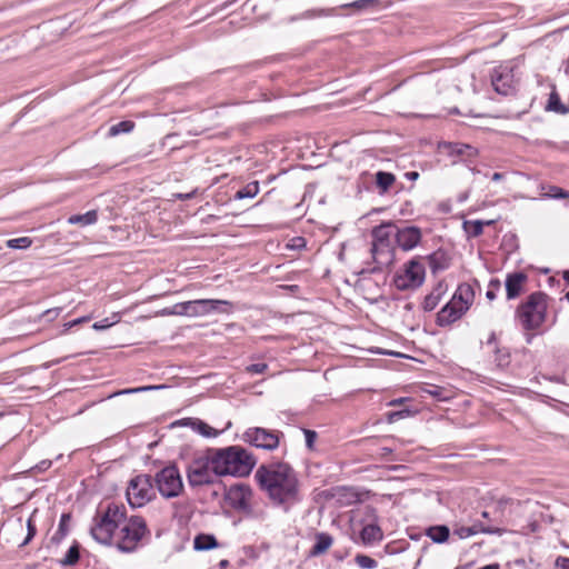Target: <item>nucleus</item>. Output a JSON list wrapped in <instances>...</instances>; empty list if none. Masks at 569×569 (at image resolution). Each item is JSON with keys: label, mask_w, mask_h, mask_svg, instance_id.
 <instances>
[{"label": "nucleus", "mask_w": 569, "mask_h": 569, "mask_svg": "<svg viewBox=\"0 0 569 569\" xmlns=\"http://www.w3.org/2000/svg\"><path fill=\"white\" fill-rule=\"evenodd\" d=\"M254 479L274 505L292 503L298 500L299 480L293 468L282 461L262 463Z\"/></svg>", "instance_id": "obj_1"}, {"label": "nucleus", "mask_w": 569, "mask_h": 569, "mask_svg": "<svg viewBox=\"0 0 569 569\" xmlns=\"http://www.w3.org/2000/svg\"><path fill=\"white\" fill-rule=\"evenodd\" d=\"M210 458L220 477H248L257 465L254 455L241 446L210 448Z\"/></svg>", "instance_id": "obj_2"}, {"label": "nucleus", "mask_w": 569, "mask_h": 569, "mask_svg": "<svg viewBox=\"0 0 569 569\" xmlns=\"http://www.w3.org/2000/svg\"><path fill=\"white\" fill-rule=\"evenodd\" d=\"M126 513L123 505L108 503L104 510L94 516L90 528L91 537L100 545L112 546L116 530L126 521Z\"/></svg>", "instance_id": "obj_3"}, {"label": "nucleus", "mask_w": 569, "mask_h": 569, "mask_svg": "<svg viewBox=\"0 0 569 569\" xmlns=\"http://www.w3.org/2000/svg\"><path fill=\"white\" fill-rule=\"evenodd\" d=\"M150 538V530L141 516H132L121 525L114 542L116 548L123 553L138 550L144 540Z\"/></svg>", "instance_id": "obj_4"}, {"label": "nucleus", "mask_w": 569, "mask_h": 569, "mask_svg": "<svg viewBox=\"0 0 569 569\" xmlns=\"http://www.w3.org/2000/svg\"><path fill=\"white\" fill-rule=\"evenodd\" d=\"M396 226L392 222H383L371 231V256L379 269L393 261V238Z\"/></svg>", "instance_id": "obj_5"}, {"label": "nucleus", "mask_w": 569, "mask_h": 569, "mask_svg": "<svg viewBox=\"0 0 569 569\" xmlns=\"http://www.w3.org/2000/svg\"><path fill=\"white\" fill-rule=\"evenodd\" d=\"M549 297L541 292L531 293L526 302L519 306L517 316L523 329H538L546 320Z\"/></svg>", "instance_id": "obj_6"}, {"label": "nucleus", "mask_w": 569, "mask_h": 569, "mask_svg": "<svg viewBox=\"0 0 569 569\" xmlns=\"http://www.w3.org/2000/svg\"><path fill=\"white\" fill-rule=\"evenodd\" d=\"M220 477L211 462L210 449L207 450L206 456L193 459L187 469V479L191 487H201L211 485L216 478Z\"/></svg>", "instance_id": "obj_7"}, {"label": "nucleus", "mask_w": 569, "mask_h": 569, "mask_svg": "<svg viewBox=\"0 0 569 569\" xmlns=\"http://www.w3.org/2000/svg\"><path fill=\"white\" fill-rule=\"evenodd\" d=\"M152 480L159 493L166 499L178 497L183 490L181 475L174 465L159 470Z\"/></svg>", "instance_id": "obj_8"}, {"label": "nucleus", "mask_w": 569, "mask_h": 569, "mask_svg": "<svg viewBox=\"0 0 569 569\" xmlns=\"http://www.w3.org/2000/svg\"><path fill=\"white\" fill-rule=\"evenodd\" d=\"M425 277L426 270L423 263L418 258H413L405 263L403 268L397 272L393 278V283L398 290H413L423 283Z\"/></svg>", "instance_id": "obj_9"}, {"label": "nucleus", "mask_w": 569, "mask_h": 569, "mask_svg": "<svg viewBox=\"0 0 569 569\" xmlns=\"http://www.w3.org/2000/svg\"><path fill=\"white\" fill-rule=\"evenodd\" d=\"M153 495V480L149 475H139L132 478L127 488L128 502L133 508L144 506Z\"/></svg>", "instance_id": "obj_10"}, {"label": "nucleus", "mask_w": 569, "mask_h": 569, "mask_svg": "<svg viewBox=\"0 0 569 569\" xmlns=\"http://www.w3.org/2000/svg\"><path fill=\"white\" fill-rule=\"evenodd\" d=\"M283 433L278 430L266 429L261 427L248 428L242 433V440L250 446L259 449L272 451L279 447L280 438Z\"/></svg>", "instance_id": "obj_11"}, {"label": "nucleus", "mask_w": 569, "mask_h": 569, "mask_svg": "<svg viewBox=\"0 0 569 569\" xmlns=\"http://www.w3.org/2000/svg\"><path fill=\"white\" fill-rule=\"evenodd\" d=\"M253 492L249 485L246 483H237L230 486L226 493L224 499L227 503L234 510L243 512V513H251L252 512V506H251V499H252Z\"/></svg>", "instance_id": "obj_12"}, {"label": "nucleus", "mask_w": 569, "mask_h": 569, "mask_svg": "<svg viewBox=\"0 0 569 569\" xmlns=\"http://www.w3.org/2000/svg\"><path fill=\"white\" fill-rule=\"evenodd\" d=\"M189 317H203L213 312L229 313L231 303L219 299L190 300Z\"/></svg>", "instance_id": "obj_13"}, {"label": "nucleus", "mask_w": 569, "mask_h": 569, "mask_svg": "<svg viewBox=\"0 0 569 569\" xmlns=\"http://www.w3.org/2000/svg\"><path fill=\"white\" fill-rule=\"evenodd\" d=\"M491 83L495 91L500 94L508 96L512 93L516 83L512 69L506 66L495 68L491 74Z\"/></svg>", "instance_id": "obj_14"}, {"label": "nucleus", "mask_w": 569, "mask_h": 569, "mask_svg": "<svg viewBox=\"0 0 569 569\" xmlns=\"http://www.w3.org/2000/svg\"><path fill=\"white\" fill-rule=\"evenodd\" d=\"M439 148L446 152L449 157L458 158L465 162H471L478 157V149L471 144L462 142H441Z\"/></svg>", "instance_id": "obj_15"}, {"label": "nucleus", "mask_w": 569, "mask_h": 569, "mask_svg": "<svg viewBox=\"0 0 569 569\" xmlns=\"http://www.w3.org/2000/svg\"><path fill=\"white\" fill-rule=\"evenodd\" d=\"M422 237L421 230L418 227L410 226L401 229H397L395 232V239L398 246L403 251L412 250L418 246Z\"/></svg>", "instance_id": "obj_16"}, {"label": "nucleus", "mask_w": 569, "mask_h": 569, "mask_svg": "<svg viewBox=\"0 0 569 569\" xmlns=\"http://www.w3.org/2000/svg\"><path fill=\"white\" fill-rule=\"evenodd\" d=\"M468 310L462 308L452 299L441 308L437 315V325L440 327L449 326L459 320Z\"/></svg>", "instance_id": "obj_17"}, {"label": "nucleus", "mask_w": 569, "mask_h": 569, "mask_svg": "<svg viewBox=\"0 0 569 569\" xmlns=\"http://www.w3.org/2000/svg\"><path fill=\"white\" fill-rule=\"evenodd\" d=\"M527 280L528 276L521 271L508 273L505 281L507 299L518 298L523 291Z\"/></svg>", "instance_id": "obj_18"}, {"label": "nucleus", "mask_w": 569, "mask_h": 569, "mask_svg": "<svg viewBox=\"0 0 569 569\" xmlns=\"http://www.w3.org/2000/svg\"><path fill=\"white\" fill-rule=\"evenodd\" d=\"M473 298L475 291L472 286L469 283H461L458 286L451 299L468 310L473 302Z\"/></svg>", "instance_id": "obj_19"}, {"label": "nucleus", "mask_w": 569, "mask_h": 569, "mask_svg": "<svg viewBox=\"0 0 569 569\" xmlns=\"http://www.w3.org/2000/svg\"><path fill=\"white\" fill-rule=\"evenodd\" d=\"M382 538H383L382 530L376 523L367 525L361 529L360 539H361L362 543L366 546L372 545L375 542H379L382 540Z\"/></svg>", "instance_id": "obj_20"}, {"label": "nucleus", "mask_w": 569, "mask_h": 569, "mask_svg": "<svg viewBox=\"0 0 569 569\" xmlns=\"http://www.w3.org/2000/svg\"><path fill=\"white\" fill-rule=\"evenodd\" d=\"M446 292V287L442 283H438L433 290L426 296L422 308L425 311H432L440 302L442 296Z\"/></svg>", "instance_id": "obj_21"}, {"label": "nucleus", "mask_w": 569, "mask_h": 569, "mask_svg": "<svg viewBox=\"0 0 569 569\" xmlns=\"http://www.w3.org/2000/svg\"><path fill=\"white\" fill-rule=\"evenodd\" d=\"M218 547V541L213 535L199 533L193 539V548L197 551H208Z\"/></svg>", "instance_id": "obj_22"}, {"label": "nucleus", "mask_w": 569, "mask_h": 569, "mask_svg": "<svg viewBox=\"0 0 569 569\" xmlns=\"http://www.w3.org/2000/svg\"><path fill=\"white\" fill-rule=\"evenodd\" d=\"M332 545V538L328 533H318L316 537V543L313 545L310 553L312 556H319L325 553Z\"/></svg>", "instance_id": "obj_23"}, {"label": "nucleus", "mask_w": 569, "mask_h": 569, "mask_svg": "<svg viewBox=\"0 0 569 569\" xmlns=\"http://www.w3.org/2000/svg\"><path fill=\"white\" fill-rule=\"evenodd\" d=\"M98 220L97 210H90L83 214H73L68 218L70 224L90 226L96 223Z\"/></svg>", "instance_id": "obj_24"}, {"label": "nucleus", "mask_w": 569, "mask_h": 569, "mask_svg": "<svg viewBox=\"0 0 569 569\" xmlns=\"http://www.w3.org/2000/svg\"><path fill=\"white\" fill-rule=\"evenodd\" d=\"M450 530L447 526H433L427 530V536L436 543H443L448 540Z\"/></svg>", "instance_id": "obj_25"}, {"label": "nucleus", "mask_w": 569, "mask_h": 569, "mask_svg": "<svg viewBox=\"0 0 569 569\" xmlns=\"http://www.w3.org/2000/svg\"><path fill=\"white\" fill-rule=\"evenodd\" d=\"M546 109L558 114H566L569 112V108L561 102L560 97L556 90L550 92Z\"/></svg>", "instance_id": "obj_26"}, {"label": "nucleus", "mask_w": 569, "mask_h": 569, "mask_svg": "<svg viewBox=\"0 0 569 569\" xmlns=\"http://www.w3.org/2000/svg\"><path fill=\"white\" fill-rule=\"evenodd\" d=\"M479 532L491 533L493 531L489 528H485L481 525H473L470 527H460V528L456 529L453 533L457 535L460 539H465V538L475 536Z\"/></svg>", "instance_id": "obj_27"}, {"label": "nucleus", "mask_w": 569, "mask_h": 569, "mask_svg": "<svg viewBox=\"0 0 569 569\" xmlns=\"http://www.w3.org/2000/svg\"><path fill=\"white\" fill-rule=\"evenodd\" d=\"M136 124L131 120H123L109 128L108 136L116 137L121 133H130L134 129Z\"/></svg>", "instance_id": "obj_28"}, {"label": "nucleus", "mask_w": 569, "mask_h": 569, "mask_svg": "<svg viewBox=\"0 0 569 569\" xmlns=\"http://www.w3.org/2000/svg\"><path fill=\"white\" fill-rule=\"evenodd\" d=\"M80 551L78 543L72 545L66 556L59 561L62 567H71L78 563Z\"/></svg>", "instance_id": "obj_29"}, {"label": "nucleus", "mask_w": 569, "mask_h": 569, "mask_svg": "<svg viewBox=\"0 0 569 569\" xmlns=\"http://www.w3.org/2000/svg\"><path fill=\"white\" fill-rule=\"evenodd\" d=\"M258 192H259V182L251 181L236 192L234 199L241 200V199H246V198H253L258 194Z\"/></svg>", "instance_id": "obj_30"}, {"label": "nucleus", "mask_w": 569, "mask_h": 569, "mask_svg": "<svg viewBox=\"0 0 569 569\" xmlns=\"http://www.w3.org/2000/svg\"><path fill=\"white\" fill-rule=\"evenodd\" d=\"M485 222L482 220H470L463 222V229L469 237H479L483 232Z\"/></svg>", "instance_id": "obj_31"}, {"label": "nucleus", "mask_w": 569, "mask_h": 569, "mask_svg": "<svg viewBox=\"0 0 569 569\" xmlns=\"http://www.w3.org/2000/svg\"><path fill=\"white\" fill-rule=\"evenodd\" d=\"M396 178L392 173L378 171L376 173V183L383 191L388 190L395 182Z\"/></svg>", "instance_id": "obj_32"}, {"label": "nucleus", "mask_w": 569, "mask_h": 569, "mask_svg": "<svg viewBox=\"0 0 569 569\" xmlns=\"http://www.w3.org/2000/svg\"><path fill=\"white\" fill-rule=\"evenodd\" d=\"M190 301L179 302L173 305L171 308H166L162 310L163 315L168 316H187L189 317V308Z\"/></svg>", "instance_id": "obj_33"}, {"label": "nucleus", "mask_w": 569, "mask_h": 569, "mask_svg": "<svg viewBox=\"0 0 569 569\" xmlns=\"http://www.w3.org/2000/svg\"><path fill=\"white\" fill-rule=\"evenodd\" d=\"M379 3V0H356L350 3H345L341 8H353L356 10H369L376 8Z\"/></svg>", "instance_id": "obj_34"}, {"label": "nucleus", "mask_w": 569, "mask_h": 569, "mask_svg": "<svg viewBox=\"0 0 569 569\" xmlns=\"http://www.w3.org/2000/svg\"><path fill=\"white\" fill-rule=\"evenodd\" d=\"M429 264H430L432 272H436L438 270H443L448 266L445 262V254L441 252H435L431 256H429Z\"/></svg>", "instance_id": "obj_35"}, {"label": "nucleus", "mask_w": 569, "mask_h": 569, "mask_svg": "<svg viewBox=\"0 0 569 569\" xmlns=\"http://www.w3.org/2000/svg\"><path fill=\"white\" fill-rule=\"evenodd\" d=\"M6 244L10 249H27L32 244V239L29 237L9 239Z\"/></svg>", "instance_id": "obj_36"}, {"label": "nucleus", "mask_w": 569, "mask_h": 569, "mask_svg": "<svg viewBox=\"0 0 569 569\" xmlns=\"http://www.w3.org/2000/svg\"><path fill=\"white\" fill-rule=\"evenodd\" d=\"M355 561L362 569H375L378 566V562L373 558L362 553L357 555Z\"/></svg>", "instance_id": "obj_37"}, {"label": "nucleus", "mask_w": 569, "mask_h": 569, "mask_svg": "<svg viewBox=\"0 0 569 569\" xmlns=\"http://www.w3.org/2000/svg\"><path fill=\"white\" fill-rule=\"evenodd\" d=\"M336 9H312L308 10L302 13V18L306 19H312V18H320V17H330L335 14Z\"/></svg>", "instance_id": "obj_38"}, {"label": "nucleus", "mask_w": 569, "mask_h": 569, "mask_svg": "<svg viewBox=\"0 0 569 569\" xmlns=\"http://www.w3.org/2000/svg\"><path fill=\"white\" fill-rule=\"evenodd\" d=\"M71 520V516L69 513H62L60 521H59V528L56 532L53 539H62L68 533V523Z\"/></svg>", "instance_id": "obj_39"}, {"label": "nucleus", "mask_w": 569, "mask_h": 569, "mask_svg": "<svg viewBox=\"0 0 569 569\" xmlns=\"http://www.w3.org/2000/svg\"><path fill=\"white\" fill-rule=\"evenodd\" d=\"M509 351L506 348H499L498 351L493 353V361L498 367H505L509 363Z\"/></svg>", "instance_id": "obj_40"}, {"label": "nucleus", "mask_w": 569, "mask_h": 569, "mask_svg": "<svg viewBox=\"0 0 569 569\" xmlns=\"http://www.w3.org/2000/svg\"><path fill=\"white\" fill-rule=\"evenodd\" d=\"M482 348H483L485 352H487V353L493 355L496 351H498V349L500 347L497 341V336L495 332H491L489 335L488 339L483 342Z\"/></svg>", "instance_id": "obj_41"}, {"label": "nucleus", "mask_w": 569, "mask_h": 569, "mask_svg": "<svg viewBox=\"0 0 569 569\" xmlns=\"http://www.w3.org/2000/svg\"><path fill=\"white\" fill-rule=\"evenodd\" d=\"M37 533V528H36V523L33 521V515L28 519L27 521V537L24 538V540L22 541V543L20 545V547H24L27 546L32 539L33 537L36 536Z\"/></svg>", "instance_id": "obj_42"}, {"label": "nucleus", "mask_w": 569, "mask_h": 569, "mask_svg": "<svg viewBox=\"0 0 569 569\" xmlns=\"http://www.w3.org/2000/svg\"><path fill=\"white\" fill-rule=\"evenodd\" d=\"M501 288V282L498 279H491L488 286L486 297L493 300L497 297V291Z\"/></svg>", "instance_id": "obj_43"}, {"label": "nucleus", "mask_w": 569, "mask_h": 569, "mask_svg": "<svg viewBox=\"0 0 569 569\" xmlns=\"http://www.w3.org/2000/svg\"><path fill=\"white\" fill-rule=\"evenodd\" d=\"M197 430L204 437H216L218 436V431L216 429H213L212 427H210L209 425H207L206 422L203 421H199L198 422V428Z\"/></svg>", "instance_id": "obj_44"}, {"label": "nucleus", "mask_w": 569, "mask_h": 569, "mask_svg": "<svg viewBox=\"0 0 569 569\" xmlns=\"http://www.w3.org/2000/svg\"><path fill=\"white\" fill-rule=\"evenodd\" d=\"M267 369H268V365L267 363L259 362V363L249 365L246 368V371L251 373V375H261V373L266 372Z\"/></svg>", "instance_id": "obj_45"}, {"label": "nucleus", "mask_w": 569, "mask_h": 569, "mask_svg": "<svg viewBox=\"0 0 569 569\" xmlns=\"http://www.w3.org/2000/svg\"><path fill=\"white\" fill-rule=\"evenodd\" d=\"M303 435L306 439V446L308 449L312 450L315 446V441L317 440V432L310 429H303Z\"/></svg>", "instance_id": "obj_46"}, {"label": "nucleus", "mask_w": 569, "mask_h": 569, "mask_svg": "<svg viewBox=\"0 0 569 569\" xmlns=\"http://www.w3.org/2000/svg\"><path fill=\"white\" fill-rule=\"evenodd\" d=\"M160 388H163V386H146V387H140V388L126 389V390H122V391L118 392L117 395L134 393V392H140V391H148V390H153V389H160Z\"/></svg>", "instance_id": "obj_47"}, {"label": "nucleus", "mask_w": 569, "mask_h": 569, "mask_svg": "<svg viewBox=\"0 0 569 569\" xmlns=\"http://www.w3.org/2000/svg\"><path fill=\"white\" fill-rule=\"evenodd\" d=\"M114 322H110L109 319H103V320H100V321H97L93 323L92 328L94 330H104L107 328H109L110 326H112Z\"/></svg>", "instance_id": "obj_48"}, {"label": "nucleus", "mask_w": 569, "mask_h": 569, "mask_svg": "<svg viewBox=\"0 0 569 569\" xmlns=\"http://www.w3.org/2000/svg\"><path fill=\"white\" fill-rule=\"evenodd\" d=\"M556 566L560 569H569V558L567 557H558L556 559Z\"/></svg>", "instance_id": "obj_49"}, {"label": "nucleus", "mask_w": 569, "mask_h": 569, "mask_svg": "<svg viewBox=\"0 0 569 569\" xmlns=\"http://www.w3.org/2000/svg\"><path fill=\"white\" fill-rule=\"evenodd\" d=\"M551 190L553 191V193H551V197H553V198H567V197H569V193L565 192L560 188L553 187Z\"/></svg>", "instance_id": "obj_50"}, {"label": "nucleus", "mask_w": 569, "mask_h": 569, "mask_svg": "<svg viewBox=\"0 0 569 569\" xmlns=\"http://www.w3.org/2000/svg\"><path fill=\"white\" fill-rule=\"evenodd\" d=\"M50 466H51V461L50 460H43V461H41L40 463H38L36 466V469L38 471H46L47 469L50 468Z\"/></svg>", "instance_id": "obj_51"}, {"label": "nucleus", "mask_w": 569, "mask_h": 569, "mask_svg": "<svg viewBox=\"0 0 569 569\" xmlns=\"http://www.w3.org/2000/svg\"><path fill=\"white\" fill-rule=\"evenodd\" d=\"M88 320H89V317H81V318H78L76 320H72V321L68 322L66 326L68 328H71L73 326H77V325L82 323V322L88 321Z\"/></svg>", "instance_id": "obj_52"}, {"label": "nucleus", "mask_w": 569, "mask_h": 569, "mask_svg": "<svg viewBox=\"0 0 569 569\" xmlns=\"http://www.w3.org/2000/svg\"><path fill=\"white\" fill-rule=\"evenodd\" d=\"M193 196V192H189V193H176L174 197L177 199H180V200H187V199H190L192 198Z\"/></svg>", "instance_id": "obj_53"}, {"label": "nucleus", "mask_w": 569, "mask_h": 569, "mask_svg": "<svg viewBox=\"0 0 569 569\" xmlns=\"http://www.w3.org/2000/svg\"><path fill=\"white\" fill-rule=\"evenodd\" d=\"M407 179L417 180L419 178V173L417 171H409L406 173Z\"/></svg>", "instance_id": "obj_54"}, {"label": "nucleus", "mask_w": 569, "mask_h": 569, "mask_svg": "<svg viewBox=\"0 0 569 569\" xmlns=\"http://www.w3.org/2000/svg\"><path fill=\"white\" fill-rule=\"evenodd\" d=\"M59 312H60V309H58V308L57 309H49V310L46 311L44 315L48 316L49 318H51V317L58 316Z\"/></svg>", "instance_id": "obj_55"}, {"label": "nucleus", "mask_w": 569, "mask_h": 569, "mask_svg": "<svg viewBox=\"0 0 569 569\" xmlns=\"http://www.w3.org/2000/svg\"><path fill=\"white\" fill-rule=\"evenodd\" d=\"M503 178V174L500 172H495L491 177L493 181H500Z\"/></svg>", "instance_id": "obj_56"}, {"label": "nucleus", "mask_w": 569, "mask_h": 569, "mask_svg": "<svg viewBox=\"0 0 569 569\" xmlns=\"http://www.w3.org/2000/svg\"><path fill=\"white\" fill-rule=\"evenodd\" d=\"M295 241H297V242L295 243V246H297V247H298V246H301V244H303V243H305L303 238H296V239H295Z\"/></svg>", "instance_id": "obj_57"}, {"label": "nucleus", "mask_w": 569, "mask_h": 569, "mask_svg": "<svg viewBox=\"0 0 569 569\" xmlns=\"http://www.w3.org/2000/svg\"><path fill=\"white\" fill-rule=\"evenodd\" d=\"M563 279L569 284V270L563 271Z\"/></svg>", "instance_id": "obj_58"}, {"label": "nucleus", "mask_w": 569, "mask_h": 569, "mask_svg": "<svg viewBox=\"0 0 569 569\" xmlns=\"http://www.w3.org/2000/svg\"><path fill=\"white\" fill-rule=\"evenodd\" d=\"M509 501H510V499H509V498H501V499L499 500V503H500V505H505V503H508Z\"/></svg>", "instance_id": "obj_59"}, {"label": "nucleus", "mask_w": 569, "mask_h": 569, "mask_svg": "<svg viewBox=\"0 0 569 569\" xmlns=\"http://www.w3.org/2000/svg\"><path fill=\"white\" fill-rule=\"evenodd\" d=\"M485 222V226H491L495 223V220H487V221H483Z\"/></svg>", "instance_id": "obj_60"}, {"label": "nucleus", "mask_w": 569, "mask_h": 569, "mask_svg": "<svg viewBox=\"0 0 569 569\" xmlns=\"http://www.w3.org/2000/svg\"><path fill=\"white\" fill-rule=\"evenodd\" d=\"M227 565H228V561H227V560H222V561L220 562V566H221V567H224V566H227Z\"/></svg>", "instance_id": "obj_61"}, {"label": "nucleus", "mask_w": 569, "mask_h": 569, "mask_svg": "<svg viewBox=\"0 0 569 569\" xmlns=\"http://www.w3.org/2000/svg\"><path fill=\"white\" fill-rule=\"evenodd\" d=\"M482 517H483V518H488V512H487V511H483V512H482Z\"/></svg>", "instance_id": "obj_62"}, {"label": "nucleus", "mask_w": 569, "mask_h": 569, "mask_svg": "<svg viewBox=\"0 0 569 569\" xmlns=\"http://www.w3.org/2000/svg\"><path fill=\"white\" fill-rule=\"evenodd\" d=\"M399 405L400 403V400H396V401H392L391 405Z\"/></svg>", "instance_id": "obj_63"}, {"label": "nucleus", "mask_w": 569, "mask_h": 569, "mask_svg": "<svg viewBox=\"0 0 569 569\" xmlns=\"http://www.w3.org/2000/svg\"><path fill=\"white\" fill-rule=\"evenodd\" d=\"M566 299L569 301V291L566 293Z\"/></svg>", "instance_id": "obj_64"}]
</instances>
